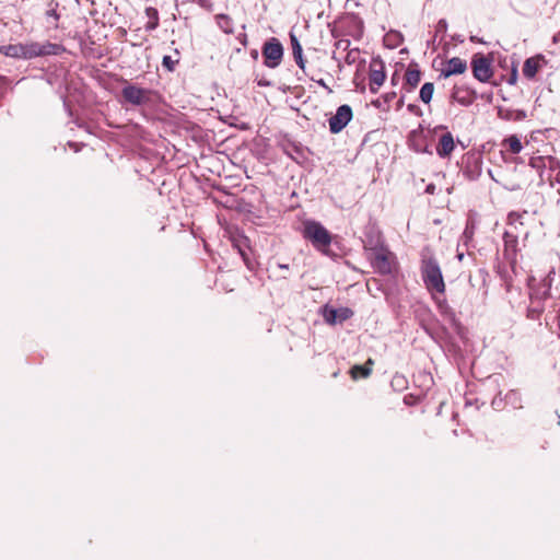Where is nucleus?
Listing matches in <instances>:
<instances>
[{
    "label": "nucleus",
    "mask_w": 560,
    "mask_h": 560,
    "mask_svg": "<svg viewBox=\"0 0 560 560\" xmlns=\"http://www.w3.org/2000/svg\"><path fill=\"white\" fill-rule=\"evenodd\" d=\"M145 15L148 16V22L144 25V28L149 32L155 30L159 26V21H160L158 10L155 8H151V7L147 8Z\"/></svg>",
    "instance_id": "19"
},
{
    "label": "nucleus",
    "mask_w": 560,
    "mask_h": 560,
    "mask_svg": "<svg viewBox=\"0 0 560 560\" xmlns=\"http://www.w3.org/2000/svg\"><path fill=\"white\" fill-rule=\"evenodd\" d=\"M451 98L452 101L457 102L463 106H468L474 102L472 93L459 86H454Z\"/></svg>",
    "instance_id": "17"
},
{
    "label": "nucleus",
    "mask_w": 560,
    "mask_h": 560,
    "mask_svg": "<svg viewBox=\"0 0 560 560\" xmlns=\"http://www.w3.org/2000/svg\"><path fill=\"white\" fill-rule=\"evenodd\" d=\"M290 42L292 47V54L295 62L301 69H304L305 61L303 59L302 46L294 34H290Z\"/></svg>",
    "instance_id": "18"
},
{
    "label": "nucleus",
    "mask_w": 560,
    "mask_h": 560,
    "mask_svg": "<svg viewBox=\"0 0 560 560\" xmlns=\"http://www.w3.org/2000/svg\"><path fill=\"white\" fill-rule=\"evenodd\" d=\"M385 67L381 60H372L370 63L369 85L372 93H377L385 82Z\"/></svg>",
    "instance_id": "9"
},
{
    "label": "nucleus",
    "mask_w": 560,
    "mask_h": 560,
    "mask_svg": "<svg viewBox=\"0 0 560 560\" xmlns=\"http://www.w3.org/2000/svg\"><path fill=\"white\" fill-rule=\"evenodd\" d=\"M502 144L508 149V151H510L513 154L520 153L523 149L521 140L515 135L504 139Z\"/></svg>",
    "instance_id": "20"
},
{
    "label": "nucleus",
    "mask_w": 560,
    "mask_h": 560,
    "mask_svg": "<svg viewBox=\"0 0 560 560\" xmlns=\"http://www.w3.org/2000/svg\"><path fill=\"white\" fill-rule=\"evenodd\" d=\"M521 217H522V215H521L520 213H517V212H511V213L509 214V221H510V223H512V222H514V221L520 220V219H521Z\"/></svg>",
    "instance_id": "24"
},
{
    "label": "nucleus",
    "mask_w": 560,
    "mask_h": 560,
    "mask_svg": "<svg viewBox=\"0 0 560 560\" xmlns=\"http://www.w3.org/2000/svg\"><path fill=\"white\" fill-rule=\"evenodd\" d=\"M421 75L422 73L420 71L419 65L416 62H410L405 72L402 90L408 93L412 92L420 83Z\"/></svg>",
    "instance_id": "12"
},
{
    "label": "nucleus",
    "mask_w": 560,
    "mask_h": 560,
    "mask_svg": "<svg viewBox=\"0 0 560 560\" xmlns=\"http://www.w3.org/2000/svg\"><path fill=\"white\" fill-rule=\"evenodd\" d=\"M425 191L430 195H433L435 192V185L434 184H429L425 188Z\"/></svg>",
    "instance_id": "25"
},
{
    "label": "nucleus",
    "mask_w": 560,
    "mask_h": 560,
    "mask_svg": "<svg viewBox=\"0 0 560 560\" xmlns=\"http://www.w3.org/2000/svg\"><path fill=\"white\" fill-rule=\"evenodd\" d=\"M544 307L541 302L533 303V300H530V306L528 307V317L532 319H537L540 314L542 313Z\"/></svg>",
    "instance_id": "22"
},
{
    "label": "nucleus",
    "mask_w": 560,
    "mask_h": 560,
    "mask_svg": "<svg viewBox=\"0 0 560 560\" xmlns=\"http://www.w3.org/2000/svg\"><path fill=\"white\" fill-rule=\"evenodd\" d=\"M511 82H515V75L511 77Z\"/></svg>",
    "instance_id": "29"
},
{
    "label": "nucleus",
    "mask_w": 560,
    "mask_h": 560,
    "mask_svg": "<svg viewBox=\"0 0 560 560\" xmlns=\"http://www.w3.org/2000/svg\"><path fill=\"white\" fill-rule=\"evenodd\" d=\"M467 70L466 60L459 57H453L443 63L441 69V75L448 78L455 74H462Z\"/></svg>",
    "instance_id": "14"
},
{
    "label": "nucleus",
    "mask_w": 560,
    "mask_h": 560,
    "mask_svg": "<svg viewBox=\"0 0 560 560\" xmlns=\"http://www.w3.org/2000/svg\"><path fill=\"white\" fill-rule=\"evenodd\" d=\"M411 398H412V396H406V397H405V402H406L407 405H413V404H416V401H412V399H411Z\"/></svg>",
    "instance_id": "27"
},
{
    "label": "nucleus",
    "mask_w": 560,
    "mask_h": 560,
    "mask_svg": "<svg viewBox=\"0 0 560 560\" xmlns=\"http://www.w3.org/2000/svg\"><path fill=\"white\" fill-rule=\"evenodd\" d=\"M264 62L268 68H276L282 59L283 48L277 39H271L262 48Z\"/></svg>",
    "instance_id": "7"
},
{
    "label": "nucleus",
    "mask_w": 560,
    "mask_h": 560,
    "mask_svg": "<svg viewBox=\"0 0 560 560\" xmlns=\"http://www.w3.org/2000/svg\"><path fill=\"white\" fill-rule=\"evenodd\" d=\"M434 93V84L432 82L424 83L420 89L419 97L424 104H429Z\"/></svg>",
    "instance_id": "21"
},
{
    "label": "nucleus",
    "mask_w": 560,
    "mask_h": 560,
    "mask_svg": "<svg viewBox=\"0 0 560 560\" xmlns=\"http://www.w3.org/2000/svg\"><path fill=\"white\" fill-rule=\"evenodd\" d=\"M318 84L322 85L323 88H325L326 90H328L329 92H331V90L329 89V86L325 83L324 80H319L318 81Z\"/></svg>",
    "instance_id": "28"
},
{
    "label": "nucleus",
    "mask_w": 560,
    "mask_h": 560,
    "mask_svg": "<svg viewBox=\"0 0 560 560\" xmlns=\"http://www.w3.org/2000/svg\"><path fill=\"white\" fill-rule=\"evenodd\" d=\"M474 77L480 82H487L493 75V70L488 58L485 56H475L471 61Z\"/></svg>",
    "instance_id": "10"
},
{
    "label": "nucleus",
    "mask_w": 560,
    "mask_h": 560,
    "mask_svg": "<svg viewBox=\"0 0 560 560\" xmlns=\"http://www.w3.org/2000/svg\"><path fill=\"white\" fill-rule=\"evenodd\" d=\"M303 236L319 252L327 254L332 241L329 231L316 221H306L303 224Z\"/></svg>",
    "instance_id": "3"
},
{
    "label": "nucleus",
    "mask_w": 560,
    "mask_h": 560,
    "mask_svg": "<svg viewBox=\"0 0 560 560\" xmlns=\"http://www.w3.org/2000/svg\"><path fill=\"white\" fill-rule=\"evenodd\" d=\"M455 149L453 135L447 131L443 133L436 144V154L442 159H447L452 155Z\"/></svg>",
    "instance_id": "15"
},
{
    "label": "nucleus",
    "mask_w": 560,
    "mask_h": 560,
    "mask_svg": "<svg viewBox=\"0 0 560 560\" xmlns=\"http://www.w3.org/2000/svg\"><path fill=\"white\" fill-rule=\"evenodd\" d=\"M421 276L428 291L436 299V294L445 293V282L442 270L438 261L432 258H425L421 264Z\"/></svg>",
    "instance_id": "2"
},
{
    "label": "nucleus",
    "mask_w": 560,
    "mask_h": 560,
    "mask_svg": "<svg viewBox=\"0 0 560 560\" xmlns=\"http://www.w3.org/2000/svg\"><path fill=\"white\" fill-rule=\"evenodd\" d=\"M323 314L325 320L328 324L335 325L337 323H342L351 318L353 316V311L349 307L332 308L325 306Z\"/></svg>",
    "instance_id": "13"
},
{
    "label": "nucleus",
    "mask_w": 560,
    "mask_h": 560,
    "mask_svg": "<svg viewBox=\"0 0 560 560\" xmlns=\"http://www.w3.org/2000/svg\"><path fill=\"white\" fill-rule=\"evenodd\" d=\"M547 66V59L542 55L527 58L523 65V74L526 79L533 80L536 74Z\"/></svg>",
    "instance_id": "11"
},
{
    "label": "nucleus",
    "mask_w": 560,
    "mask_h": 560,
    "mask_svg": "<svg viewBox=\"0 0 560 560\" xmlns=\"http://www.w3.org/2000/svg\"><path fill=\"white\" fill-rule=\"evenodd\" d=\"M551 273H553V270H550L539 283L536 282L535 277H529L528 287L530 290V300H533V303L542 302L549 298L550 289L552 285Z\"/></svg>",
    "instance_id": "4"
},
{
    "label": "nucleus",
    "mask_w": 560,
    "mask_h": 560,
    "mask_svg": "<svg viewBox=\"0 0 560 560\" xmlns=\"http://www.w3.org/2000/svg\"><path fill=\"white\" fill-rule=\"evenodd\" d=\"M236 247H237V249H238L240 254L242 255L243 259H244L245 261H247L246 253H245V252H244V250H243L238 245H236Z\"/></svg>",
    "instance_id": "26"
},
{
    "label": "nucleus",
    "mask_w": 560,
    "mask_h": 560,
    "mask_svg": "<svg viewBox=\"0 0 560 560\" xmlns=\"http://www.w3.org/2000/svg\"><path fill=\"white\" fill-rule=\"evenodd\" d=\"M352 108L345 104L337 108L336 114L329 118V130L331 133H339L342 131L349 121L352 119Z\"/></svg>",
    "instance_id": "6"
},
{
    "label": "nucleus",
    "mask_w": 560,
    "mask_h": 560,
    "mask_svg": "<svg viewBox=\"0 0 560 560\" xmlns=\"http://www.w3.org/2000/svg\"><path fill=\"white\" fill-rule=\"evenodd\" d=\"M374 360L369 358L363 365L355 364L350 369V376L352 380L368 378L372 374Z\"/></svg>",
    "instance_id": "16"
},
{
    "label": "nucleus",
    "mask_w": 560,
    "mask_h": 560,
    "mask_svg": "<svg viewBox=\"0 0 560 560\" xmlns=\"http://www.w3.org/2000/svg\"><path fill=\"white\" fill-rule=\"evenodd\" d=\"M178 62V59H173L171 56H164L162 60L163 67L170 72L175 70V67Z\"/></svg>",
    "instance_id": "23"
},
{
    "label": "nucleus",
    "mask_w": 560,
    "mask_h": 560,
    "mask_svg": "<svg viewBox=\"0 0 560 560\" xmlns=\"http://www.w3.org/2000/svg\"><path fill=\"white\" fill-rule=\"evenodd\" d=\"M62 47L58 44L46 43L44 45L38 43L26 44H10L0 46V54L12 57L32 59L39 56L58 55Z\"/></svg>",
    "instance_id": "1"
},
{
    "label": "nucleus",
    "mask_w": 560,
    "mask_h": 560,
    "mask_svg": "<svg viewBox=\"0 0 560 560\" xmlns=\"http://www.w3.org/2000/svg\"><path fill=\"white\" fill-rule=\"evenodd\" d=\"M372 266L377 272L389 275L394 269V255L386 248H376L373 250Z\"/></svg>",
    "instance_id": "5"
},
{
    "label": "nucleus",
    "mask_w": 560,
    "mask_h": 560,
    "mask_svg": "<svg viewBox=\"0 0 560 560\" xmlns=\"http://www.w3.org/2000/svg\"><path fill=\"white\" fill-rule=\"evenodd\" d=\"M121 95L127 103L137 106L150 101V91L133 84L126 85L121 90Z\"/></svg>",
    "instance_id": "8"
}]
</instances>
